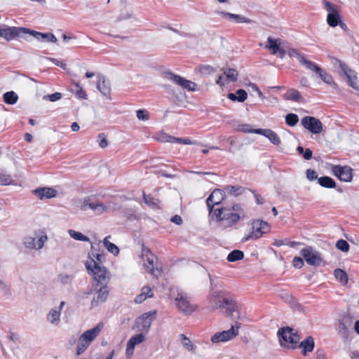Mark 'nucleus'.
Wrapping results in <instances>:
<instances>
[{"mask_svg": "<svg viewBox=\"0 0 359 359\" xmlns=\"http://www.w3.org/2000/svg\"><path fill=\"white\" fill-rule=\"evenodd\" d=\"M210 215L213 220L222 222L227 227H231L237 224L239 220L247 217L245 209L239 203L229 207L215 208Z\"/></svg>", "mask_w": 359, "mask_h": 359, "instance_id": "obj_1", "label": "nucleus"}, {"mask_svg": "<svg viewBox=\"0 0 359 359\" xmlns=\"http://www.w3.org/2000/svg\"><path fill=\"white\" fill-rule=\"evenodd\" d=\"M209 308L214 311L224 309L228 316H233L234 312L238 313V304L227 292L223 290H211L208 296Z\"/></svg>", "mask_w": 359, "mask_h": 359, "instance_id": "obj_2", "label": "nucleus"}, {"mask_svg": "<svg viewBox=\"0 0 359 359\" xmlns=\"http://www.w3.org/2000/svg\"><path fill=\"white\" fill-rule=\"evenodd\" d=\"M85 266L95 281L94 285H107L110 276L107 269L100 265V263L96 262L94 258H90L86 261Z\"/></svg>", "mask_w": 359, "mask_h": 359, "instance_id": "obj_3", "label": "nucleus"}, {"mask_svg": "<svg viewBox=\"0 0 359 359\" xmlns=\"http://www.w3.org/2000/svg\"><path fill=\"white\" fill-rule=\"evenodd\" d=\"M278 335L282 346L291 348H297L300 337L295 330L289 327H284L278 330Z\"/></svg>", "mask_w": 359, "mask_h": 359, "instance_id": "obj_4", "label": "nucleus"}, {"mask_svg": "<svg viewBox=\"0 0 359 359\" xmlns=\"http://www.w3.org/2000/svg\"><path fill=\"white\" fill-rule=\"evenodd\" d=\"M175 305L180 312L185 316H190L195 312L198 308L187 293L178 291L174 299Z\"/></svg>", "mask_w": 359, "mask_h": 359, "instance_id": "obj_5", "label": "nucleus"}, {"mask_svg": "<svg viewBox=\"0 0 359 359\" xmlns=\"http://www.w3.org/2000/svg\"><path fill=\"white\" fill-rule=\"evenodd\" d=\"M103 327L102 323H98L92 329L84 332L79 337L77 343L76 352L78 355L81 354L89 346L90 343L99 335Z\"/></svg>", "mask_w": 359, "mask_h": 359, "instance_id": "obj_6", "label": "nucleus"}, {"mask_svg": "<svg viewBox=\"0 0 359 359\" xmlns=\"http://www.w3.org/2000/svg\"><path fill=\"white\" fill-rule=\"evenodd\" d=\"M48 237L43 231H35L33 235L26 236L22 239L24 247L29 250L43 248Z\"/></svg>", "mask_w": 359, "mask_h": 359, "instance_id": "obj_7", "label": "nucleus"}, {"mask_svg": "<svg viewBox=\"0 0 359 359\" xmlns=\"http://www.w3.org/2000/svg\"><path fill=\"white\" fill-rule=\"evenodd\" d=\"M142 258L144 269L151 275L158 277L161 274V271L156 266V257L148 248H144L142 249Z\"/></svg>", "mask_w": 359, "mask_h": 359, "instance_id": "obj_8", "label": "nucleus"}, {"mask_svg": "<svg viewBox=\"0 0 359 359\" xmlns=\"http://www.w3.org/2000/svg\"><path fill=\"white\" fill-rule=\"evenodd\" d=\"M241 324L238 322H236L234 325L225 331L216 332L211 337V341L214 344L220 342H226L231 340L238 334V330L240 329Z\"/></svg>", "mask_w": 359, "mask_h": 359, "instance_id": "obj_9", "label": "nucleus"}, {"mask_svg": "<svg viewBox=\"0 0 359 359\" xmlns=\"http://www.w3.org/2000/svg\"><path fill=\"white\" fill-rule=\"evenodd\" d=\"M156 317V311H151L141 315L136 320L137 330L142 334H147Z\"/></svg>", "mask_w": 359, "mask_h": 359, "instance_id": "obj_10", "label": "nucleus"}, {"mask_svg": "<svg viewBox=\"0 0 359 359\" xmlns=\"http://www.w3.org/2000/svg\"><path fill=\"white\" fill-rule=\"evenodd\" d=\"M28 31V28L5 26L0 28V37L10 41L15 39L22 38Z\"/></svg>", "mask_w": 359, "mask_h": 359, "instance_id": "obj_11", "label": "nucleus"}, {"mask_svg": "<svg viewBox=\"0 0 359 359\" xmlns=\"http://www.w3.org/2000/svg\"><path fill=\"white\" fill-rule=\"evenodd\" d=\"M163 78L172 81L174 83L181 86L183 88L190 91H195L196 84L189 80H187L179 75L175 74L170 71H165L163 73Z\"/></svg>", "mask_w": 359, "mask_h": 359, "instance_id": "obj_12", "label": "nucleus"}, {"mask_svg": "<svg viewBox=\"0 0 359 359\" xmlns=\"http://www.w3.org/2000/svg\"><path fill=\"white\" fill-rule=\"evenodd\" d=\"M270 230L269 224L266 222L262 220H254L252 222V231L250 235L244 238L245 241H248L250 238L258 239L263 234L266 233Z\"/></svg>", "mask_w": 359, "mask_h": 359, "instance_id": "obj_13", "label": "nucleus"}, {"mask_svg": "<svg viewBox=\"0 0 359 359\" xmlns=\"http://www.w3.org/2000/svg\"><path fill=\"white\" fill-rule=\"evenodd\" d=\"M339 67L341 74L346 77L348 86L355 90H359V85L358 83V77L353 70H352L345 62L341 60L336 62Z\"/></svg>", "mask_w": 359, "mask_h": 359, "instance_id": "obj_14", "label": "nucleus"}, {"mask_svg": "<svg viewBox=\"0 0 359 359\" xmlns=\"http://www.w3.org/2000/svg\"><path fill=\"white\" fill-rule=\"evenodd\" d=\"M93 291L95 292L94 296L91 301V306L95 307L99 304L104 302L107 299L109 290L107 285H93V289L88 292V294H92Z\"/></svg>", "mask_w": 359, "mask_h": 359, "instance_id": "obj_15", "label": "nucleus"}, {"mask_svg": "<svg viewBox=\"0 0 359 359\" xmlns=\"http://www.w3.org/2000/svg\"><path fill=\"white\" fill-rule=\"evenodd\" d=\"M224 189H215L206 200V204L209 214L212 215L215 210L214 206L219 205L225 198Z\"/></svg>", "mask_w": 359, "mask_h": 359, "instance_id": "obj_16", "label": "nucleus"}, {"mask_svg": "<svg viewBox=\"0 0 359 359\" xmlns=\"http://www.w3.org/2000/svg\"><path fill=\"white\" fill-rule=\"evenodd\" d=\"M323 2L325 9L328 12L327 16V24L332 27L337 26L340 22V15L337 6L326 0H323Z\"/></svg>", "mask_w": 359, "mask_h": 359, "instance_id": "obj_17", "label": "nucleus"}, {"mask_svg": "<svg viewBox=\"0 0 359 359\" xmlns=\"http://www.w3.org/2000/svg\"><path fill=\"white\" fill-rule=\"evenodd\" d=\"M301 123L304 128L313 134H319L323 130L321 121L313 116H304L302 118Z\"/></svg>", "mask_w": 359, "mask_h": 359, "instance_id": "obj_18", "label": "nucleus"}, {"mask_svg": "<svg viewBox=\"0 0 359 359\" xmlns=\"http://www.w3.org/2000/svg\"><path fill=\"white\" fill-rule=\"evenodd\" d=\"M65 304L64 301L58 306L52 308L46 316V320L55 327H58L61 323V311Z\"/></svg>", "mask_w": 359, "mask_h": 359, "instance_id": "obj_19", "label": "nucleus"}, {"mask_svg": "<svg viewBox=\"0 0 359 359\" xmlns=\"http://www.w3.org/2000/svg\"><path fill=\"white\" fill-rule=\"evenodd\" d=\"M332 172L341 181L348 182L353 178L352 169L348 166L334 165Z\"/></svg>", "mask_w": 359, "mask_h": 359, "instance_id": "obj_20", "label": "nucleus"}, {"mask_svg": "<svg viewBox=\"0 0 359 359\" xmlns=\"http://www.w3.org/2000/svg\"><path fill=\"white\" fill-rule=\"evenodd\" d=\"M300 253L306 262L311 266L320 264L322 260L320 254L318 252L313 250L311 248H303L301 250Z\"/></svg>", "mask_w": 359, "mask_h": 359, "instance_id": "obj_21", "label": "nucleus"}, {"mask_svg": "<svg viewBox=\"0 0 359 359\" xmlns=\"http://www.w3.org/2000/svg\"><path fill=\"white\" fill-rule=\"evenodd\" d=\"M108 207L101 203L91 202L89 200H84L81 205V210L86 211L92 210L95 215H100L107 211Z\"/></svg>", "mask_w": 359, "mask_h": 359, "instance_id": "obj_22", "label": "nucleus"}, {"mask_svg": "<svg viewBox=\"0 0 359 359\" xmlns=\"http://www.w3.org/2000/svg\"><path fill=\"white\" fill-rule=\"evenodd\" d=\"M145 340V334L140 333L133 336L127 342L126 354L128 356L133 354L135 346L140 344Z\"/></svg>", "mask_w": 359, "mask_h": 359, "instance_id": "obj_23", "label": "nucleus"}, {"mask_svg": "<svg viewBox=\"0 0 359 359\" xmlns=\"http://www.w3.org/2000/svg\"><path fill=\"white\" fill-rule=\"evenodd\" d=\"M351 326V319L348 317H344L339 321L337 328V332L346 340H347L349 337V328Z\"/></svg>", "mask_w": 359, "mask_h": 359, "instance_id": "obj_24", "label": "nucleus"}, {"mask_svg": "<svg viewBox=\"0 0 359 359\" xmlns=\"http://www.w3.org/2000/svg\"><path fill=\"white\" fill-rule=\"evenodd\" d=\"M32 194L38 196L41 200H43L55 197L57 194V191L53 188L43 187L33 190Z\"/></svg>", "mask_w": 359, "mask_h": 359, "instance_id": "obj_25", "label": "nucleus"}, {"mask_svg": "<svg viewBox=\"0 0 359 359\" xmlns=\"http://www.w3.org/2000/svg\"><path fill=\"white\" fill-rule=\"evenodd\" d=\"M255 134L264 135L274 145H279L281 142L277 133L271 129L259 128L255 131Z\"/></svg>", "mask_w": 359, "mask_h": 359, "instance_id": "obj_26", "label": "nucleus"}, {"mask_svg": "<svg viewBox=\"0 0 359 359\" xmlns=\"http://www.w3.org/2000/svg\"><path fill=\"white\" fill-rule=\"evenodd\" d=\"M26 34H29L33 36L39 41H50L53 43H56L57 41L55 36L51 33H41L29 29V31L26 32Z\"/></svg>", "mask_w": 359, "mask_h": 359, "instance_id": "obj_27", "label": "nucleus"}, {"mask_svg": "<svg viewBox=\"0 0 359 359\" xmlns=\"http://www.w3.org/2000/svg\"><path fill=\"white\" fill-rule=\"evenodd\" d=\"M216 13L223 18L234 20L237 23L251 24L253 22L252 20L243 15L233 14L226 11H217Z\"/></svg>", "mask_w": 359, "mask_h": 359, "instance_id": "obj_28", "label": "nucleus"}, {"mask_svg": "<svg viewBox=\"0 0 359 359\" xmlns=\"http://www.w3.org/2000/svg\"><path fill=\"white\" fill-rule=\"evenodd\" d=\"M315 346L314 339L311 336H309L300 342L297 347L302 349L303 355H307L308 353H311L313 351Z\"/></svg>", "mask_w": 359, "mask_h": 359, "instance_id": "obj_29", "label": "nucleus"}, {"mask_svg": "<svg viewBox=\"0 0 359 359\" xmlns=\"http://www.w3.org/2000/svg\"><path fill=\"white\" fill-rule=\"evenodd\" d=\"M97 88L104 96L110 95V88L109 83L105 81L104 77L99 76L97 81Z\"/></svg>", "mask_w": 359, "mask_h": 359, "instance_id": "obj_30", "label": "nucleus"}, {"mask_svg": "<svg viewBox=\"0 0 359 359\" xmlns=\"http://www.w3.org/2000/svg\"><path fill=\"white\" fill-rule=\"evenodd\" d=\"M283 98L286 100H292L297 102H300L303 100L300 93L294 88L289 89L284 94Z\"/></svg>", "mask_w": 359, "mask_h": 359, "instance_id": "obj_31", "label": "nucleus"}, {"mask_svg": "<svg viewBox=\"0 0 359 359\" xmlns=\"http://www.w3.org/2000/svg\"><path fill=\"white\" fill-rule=\"evenodd\" d=\"M153 296V292L151 287L148 286L142 288L141 293L136 296L135 302L137 304L142 303L145 299Z\"/></svg>", "mask_w": 359, "mask_h": 359, "instance_id": "obj_32", "label": "nucleus"}, {"mask_svg": "<svg viewBox=\"0 0 359 359\" xmlns=\"http://www.w3.org/2000/svg\"><path fill=\"white\" fill-rule=\"evenodd\" d=\"M246 189V188L241 186L228 185L224 187V191H225V194L227 193L233 196H238L244 194Z\"/></svg>", "mask_w": 359, "mask_h": 359, "instance_id": "obj_33", "label": "nucleus"}, {"mask_svg": "<svg viewBox=\"0 0 359 359\" xmlns=\"http://www.w3.org/2000/svg\"><path fill=\"white\" fill-rule=\"evenodd\" d=\"M248 97V94L245 90L243 89L238 90L236 93H229L228 98L231 101H238L240 102H244Z\"/></svg>", "mask_w": 359, "mask_h": 359, "instance_id": "obj_34", "label": "nucleus"}, {"mask_svg": "<svg viewBox=\"0 0 359 359\" xmlns=\"http://www.w3.org/2000/svg\"><path fill=\"white\" fill-rule=\"evenodd\" d=\"M318 184L325 188L332 189L336 187L335 181L330 177L323 176L318 179Z\"/></svg>", "mask_w": 359, "mask_h": 359, "instance_id": "obj_35", "label": "nucleus"}, {"mask_svg": "<svg viewBox=\"0 0 359 359\" xmlns=\"http://www.w3.org/2000/svg\"><path fill=\"white\" fill-rule=\"evenodd\" d=\"M4 101L8 104H15L18 100V96L14 91H8L3 95Z\"/></svg>", "mask_w": 359, "mask_h": 359, "instance_id": "obj_36", "label": "nucleus"}, {"mask_svg": "<svg viewBox=\"0 0 359 359\" xmlns=\"http://www.w3.org/2000/svg\"><path fill=\"white\" fill-rule=\"evenodd\" d=\"M109 236H107L104 238L103 244L106 249L113 254L114 255H117L119 253L118 248L114 243H111L109 241Z\"/></svg>", "mask_w": 359, "mask_h": 359, "instance_id": "obj_37", "label": "nucleus"}, {"mask_svg": "<svg viewBox=\"0 0 359 359\" xmlns=\"http://www.w3.org/2000/svg\"><path fill=\"white\" fill-rule=\"evenodd\" d=\"M68 233L71 238H74L76 241H83V242H89L90 241V238L88 237L83 235L81 232L76 231L75 230L69 229L68 231Z\"/></svg>", "mask_w": 359, "mask_h": 359, "instance_id": "obj_38", "label": "nucleus"}, {"mask_svg": "<svg viewBox=\"0 0 359 359\" xmlns=\"http://www.w3.org/2000/svg\"><path fill=\"white\" fill-rule=\"evenodd\" d=\"M334 277L338 280L342 285H346L348 283V276L346 273L340 269H337L334 271Z\"/></svg>", "mask_w": 359, "mask_h": 359, "instance_id": "obj_39", "label": "nucleus"}, {"mask_svg": "<svg viewBox=\"0 0 359 359\" xmlns=\"http://www.w3.org/2000/svg\"><path fill=\"white\" fill-rule=\"evenodd\" d=\"M267 44L265 48L268 50H271L272 54L276 55L279 50V45L277 43V40L273 39L272 37L269 36L267 39Z\"/></svg>", "mask_w": 359, "mask_h": 359, "instance_id": "obj_40", "label": "nucleus"}, {"mask_svg": "<svg viewBox=\"0 0 359 359\" xmlns=\"http://www.w3.org/2000/svg\"><path fill=\"white\" fill-rule=\"evenodd\" d=\"M287 55L290 57L296 58L301 65H302L306 60L302 53L294 48H290L287 51Z\"/></svg>", "mask_w": 359, "mask_h": 359, "instance_id": "obj_41", "label": "nucleus"}, {"mask_svg": "<svg viewBox=\"0 0 359 359\" xmlns=\"http://www.w3.org/2000/svg\"><path fill=\"white\" fill-rule=\"evenodd\" d=\"M179 337L180 338L182 344L184 348H186L189 351H193L195 350L196 346L193 344V343L187 337H186L184 334H180Z\"/></svg>", "mask_w": 359, "mask_h": 359, "instance_id": "obj_42", "label": "nucleus"}, {"mask_svg": "<svg viewBox=\"0 0 359 359\" xmlns=\"http://www.w3.org/2000/svg\"><path fill=\"white\" fill-rule=\"evenodd\" d=\"M243 257L244 254L242 251L234 250L228 255L227 260L230 262H233L242 259Z\"/></svg>", "mask_w": 359, "mask_h": 359, "instance_id": "obj_43", "label": "nucleus"}, {"mask_svg": "<svg viewBox=\"0 0 359 359\" xmlns=\"http://www.w3.org/2000/svg\"><path fill=\"white\" fill-rule=\"evenodd\" d=\"M224 75L228 81H236L238 79V72L234 69H226L224 70Z\"/></svg>", "mask_w": 359, "mask_h": 359, "instance_id": "obj_44", "label": "nucleus"}, {"mask_svg": "<svg viewBox=\"0 0 359 359\" xmlns=\"http://www.w3.org/2000/svg\"><path fill=\"white\" fill-rule=\"evenodd\" d=\"M316 74L325 83L332 84L334 83L332 76L326 72H324L321 68L320 71H318Z\"/></svg>", "mask_w": 359, "mask_h": 359, "instance_id": "obj_45", "label": "nucleus"}, {"mask_svg": "<svg viewBox=\"0 0 359 359\" xmlns=\"http://www.w3.org/2000/svg\"><path fill=\"white\" fill-rule=\"evenodd\" d=\"M299 121V117L295 114H288L285 116V123L290 126H294Z\"/></svg>", "mask_w": 359, "mask_h": 359, "instance_id": "obj_46", "label": "nucleus"}, {"mask_svg": "<svg viewBox=\"0 0 359 359\" xmlns=\"http://www.w3.org/2000/svg\"><path fill=\"white\" fill-rule=\"evenodd\" d=\"M302 65L304 66L307 69H309L315 73H317L318 71H320V67L317 64L307 59L302 64Z\"/></svg>", "mask_w": 359, "mask_h": 359, "instance_id": "obj_47", "label": "nucleus"}, {"mask_svg": "<svg viewBox=\"0 0 359 359\" xmlns=\"http://www.w3.org/2000/svg\"><path fill=\"white\" fill-rule=\"evenodd\" d=\"M297 150L299 154L303 156V158L305 160H309L311 158L313 152L310 149H304L303 147L299 146L297 147Z\"/></svg>", "mask_w": 359, "mask_h": 359, "instance_id": "obj_48", "label": "nucleus"}, {"mask_svg": "<svg viewBox=\"0 0 359 359\" xmlns=\"http://www.w3.org/2000/svg\"><path fill=\"white\" fill-rule=\"evenodd\" d=\"M13 184L11 176L6 173H0V185L7 186Z\"/></svg>", "mask_w": 359, "mask_h": 359, "instance_id": "obj_49", "label": "nucleus"}, {"mask_svg": "<svg viewBox=\"0 0 359 359\" xmlns=\"http://www.w3.org/2000/svg\"><path fill=\"white\" fill-rule=\"evenodd\" d=\"M336 247L342 252H348L349 250V244L343 239H340L337 242Z\"/></svg>", "mask_w": 359, "mask_h": 359, "instance_id": "obj_50", "label": "nucleus"}, {"mask_svg": "<svg viewBox=\"0 0 359 359\" xmlns=\"http://www.w3.org/2000/svg\"><path fill=\"white\" fill-rule=\"evenodd\" d=\"M156 139L161 142H171L172 143L173 137L168 135L165 133L158 134Z\"/></svg>", "mask_w": 359, "mask_h": 359, "instance_id": "obj_51", "label": "nucleus"}, {"mask_svg": "<svg viewBox=\"0 0 359 359\" xmlns=\"http://www.w3.org/2000/svg\"><path fill=\"white\" fill-rule=\"evenodd\" d=\"M43 100H49L50 102H55L62 98V94L60 93L56 92L53 94H48L43 96Z\"/></svg>", "mask_w": 359, "mask_h": 359, "instance_id": "obj_52", "label": "nucleus"}, {"mask_svg": "<svg viewBox=\"0 0 359 359\" xmlns=\"http://www.w3.org/2000/svg\"><path fill=\"white\" fill-rule=\"evenodd\" d=\"M257 129H252L249 124H242L238 126V130L245 133H255Z\"/></svg>", "mask_w": 359, "mask_h": 359, "instance_id": "obj_53", "label": "nucleus"}, {"mask_svg": "<svg viewBox=\"0 0 359 359\" xmlns=\"http://www.w3.org/2000/svg\"><path fill=\"white\" fill-rule=\"evenodd\" d=\"M172 143H178L183 144H192L194 142L189 138H180L173 137Z\"/></svg>", "mask_w": 359, "mask_h": 359, "instance_id": "obj_54", "label": "nucleus"}, {"mask_svg": "<svg viewBox=\"0 0 359 359\" xmlns=\"http://www.w3.org/2000/svg\"><path fill=\"white\" fill-rule=\"evenodd\" d=\"M137 117L139 120L147 121L149 119V113L144 109L137 111Z\"/></svg>", "mask_w": 359, "mask_h": 359, "instance_id": "obj_55", "label": "nucleus"}, {"mask_svg": "<svg viewBox=\"0 0 359 359\" xmlns=\"http://www.w3.org/2000/svg\"><path fill=\"white\" fill-rule=\"evenodd\" d=\"M98 143L100 147L105 148L108 145V142L107 139L105 138V135L103 133H100L98 135Z\"/></svg>", "mask_w": 359, "mask_h": 359, "instance_id": "obj_56", "label": "nucleus"}, {"mask_svg": "<svg viewBox=\"0 0 359 359\" xmlns=\"http://www.w3.org/2000/svg\"><path fill=\"white\" fill-rule=\"evenodd\" d=\"M306 177L309 180L313 181L314 180L318 179L317 172L312 169H308L306 170Z\"/></svg>", "mask_w": 359, "mask_h": 359, "instance_id": "obj_57", "label": "nucleus"}, {"mask_svg": "<svg viewBox=\"0 0 359 359\" xmlns=\"http://www.w3.org/2000/svg\"><path fill=\"white\" fill-rule=\"evenodd\" d=\"M292 264L295 268L301 269L304 266V261L299 257H294L293 258Z\"/></svg>", "mask_w": 359, "mask_h": 359, "instance_id": "obj_58", "label": "nucleus"}, {"mask_svg": "<svg viewBox=\"0 0 359 359\" xmlns=\"http://www.w3.org/2000/svg\"><path fill=\"white\" fill-rule=\"evenodd\" d=\"M144 201L149 206H154L156 205V200L149 195L144 194Z\"/></svg>", "mask_w": 359, "mask_h": 359, "instance_id": "obj_59", "label": "nucleus"}, {"mask_svg": "<svg viewBox=\"0 0 359 359\" xmlns=\"http://www.w3.org/2000/svg\"><path fill=\"white\" fill-rule=\"evenodd\" d=\"M248 190L252 193V194L255 198V201H256L257 204L261 205L264 203V199L261 196V195L257 194L253 190H251V189H248Z\"/></svg>", "mask_w": 359, "mask_h": 359, "instance_id": "obj_60", "label": "nucleus"}, {"mask_svg": "<svg viewBox=\"0 0 359 359\" xmlns=\"http://www.w3.org/2000/svg\"><path fill=\"white\" fill-rule=\"evenodd\" d=\"M46 59L48 60L51 61L53 64H55V65H57L58 67H62L63 69L65 68L66 64H65L62 61L58 60L56 58L47 57H46Z\"/></svg>", "mask_w": 359, "mask_h": 359, "instance_id": "obj_61", "label": "nucleus"}, {"mask_svg": "<svg viewBox=\"0 0 359 359\" xmlns=\"http://www.w3.org/2000/svg\"><path fill=\"white\" fill-rule=\"evenodd\" d=\"M72 280V277L67 274H62L60 276V280L63 284L68 283Z\"/></svg>", "mask_w": 359, "mask_h": 359, "instance_id": "obj_62", "label": "nucleus"}, {"mask_svg": "<svg viewBox=\"0 0 359 359\" xmlns=\"http://www.w3.org/2000/svg\"><path fill=\"white\" fill-rule=\"evenodd\" d=\"M171 222L180 225L182 223V217L180 215H175L170 219Z\"/></svg>", "mask_w": 359, "mask_h": 359, "instance_id": "obj_63", "label": "nucleus"}, {"mask_svg": "<svg viewBox=\"0 0 359 359\" xmlns=\"http://www.w3.org/2000/svg\"><path fill=\"white\" fill-rule=\"evenodd\" d=\"M316 359H327L323 350H317L316 352Z\"/></svg>", "mask_w": 359, "mask_h": 359, "instance_id": "obj_64", "label": "nucleus"}]
</instances>
